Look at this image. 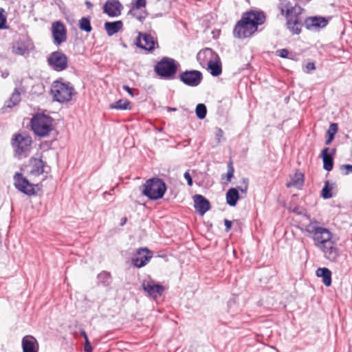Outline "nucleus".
<instances>
[{
    "label": "nucleus",
    "mask_w": 352,
    "mask_h": 352,
    "mask_svg": "<svg viewBox=\"0 0 352 352\" xmlns=\"http://www.w3.org/2000/svg\"><path fill=\"white\" fill-rule=\"evenodd\" d=\"M305 230L312 239L314 246L322 252L326 259L331 262L337 261L340 250L333 233L328 228L321 226L318 221L311 220L305 226Z\"/></svg>",
    "instance_id": "nucleus-1"
},
{
    "label": "nucleus",
    "mask_w": 352,
    "mask_h": 352,
    "mask_svg": "<svg viewBox=\"0 0 352 352\" xmlns=\"http://www.w3.org/2000/svg\"><path fill=\"white\" fill-rule=\"evenodd\" d=\"M265 20V16L262 12L251 10L244 13L234 28V36L239 38L252 36Z\"/></svg>",
    "instance_id": "nucleus-2"
},
{
    "label": "nucleus",
    "mask_w": 352,
    "mask_h": 352,
    "mask_svg": "<svg viewBox=\"0 0 352 352\" xmlns=\"http://www.w3.org/2000/svg\"><path fill=\"white\" fill-rule=\"evenodd\" d=\"M278 8L281 14L286 17L287 29L294 34H299L302 27L305 25L306 19L303 16L305 10L297 4L292 6L286 0L281 1Z\"/></svg>",
    "instance_id": "nucleus-3"
},
{
    "label": "nucleus",
    "mask_w": 352,
    "mask_h": 352,
    "mask_svg": "<svg viewBox=\"0 0 352 352\" xmlns=\"http://www.w3.org/2000/svg\"><path fill=\"white\" fill-rule=\"evenodd\" d=\"M31 128L38 137H47L54 129V120L44 113H36L31 119Z\"/></svg>",
    "instance_id": "nucleus-4"
},
{
    "label": "nucleus",
    "mask_w": 352,
    "mask_h": 352,
    "mask_svg": "<svg viewBox=\"0 0 352 352\" xmlns=\"http://www.w3.org/2000/svg\"><path fill=\"white\" fill-rule=\"evenodd\" d=\"M51 94L54 100L58 102H67L72 100L76 94L73 85L70 82L56 80L51 87Z\"/></svg>",
    "instance_id": "nucleus-5"
},
{
    "label": "nucleus",
    "mask_w": 352,
    "mask_h": 352,
    "mask_svg": "<svg viewBox=\"0 0 352 352\" xmlns=\"http://www.w3.org/2000/svg\"><path fill=\"white\" fill-rule=\"evenodd\" d=\"M142 187V193L153 200L162 198L166 190L165 183L159 178H152L146 180Z\"/></svg>",
    "instance_id": "nucleus-6"
},
{
    "label": "nucleus",
    "mask_w": 352,
    "mask_h": 352,
    "mask_svg": "<svg viewBox=\"0 0 352 352\" xmlns=\"http://www.w3.org/2000/svg\"><path fill=\"white\" fill-rule=\"evenodd\" d=\"M177 64L176 61L170 58L164 57L155 67V72L161 78L171 79L176 74Z\"/></svg>",
    "instance_id": "nucleus-7"
},
{
    "label": "nucleus",
    "mask_w": 352,
    "mask_h": 352,
    "mask_svg": "<svg viewBox=\"0 0 352 352\" xmlns=\"http://www.w3.org/2000/svg\"><path fill=\"white\" fill-rule=\"evenodd\" d=\"M47 63L54 70L61 72L67 68V57L62 52L56 51L50 54L47 58Z\"/></svg>",
    "instance_id": "nucleus-8"
},
{
    "label": "nucleus",
    "mask_w": 352,
    "mask_h": 352,
    "mask_svg": "<svg viewBox=\"0 0 352 352\" xmlns=\"http://www.w3.org/2000/svg\"><path fill=\"white\" fill-rule=\"evenodd\" d=\"M14 186L19 191L28 195L36 194L34 185L30 183L29 181L21 173H16L14 175Z\"/></svg>",
    "instance_id": "nucleus-9"
},
{
    "label": "nucleus",
    "mask_w": 352,
    "mask_h": 352,
    "mask_svg": "<svg viewBox=\"0 0 352 352\" xmlns=\"http://www.w3.org/2000/svg\"><path fill=\"white\" fill-rule=\"evenodd\" d=\"M179 79L188 86L197 87L202 80V74L197 70L186 71L180 74Z\"/></svg>",
    "instance_id": "nucleus-10"
},
{
    "label": "nucleus",
    "mask_w": 352,
    "mask_h": 352,
    "mask_svg": "<svg viewBox=\"0 0 352 352\" xmlns=\"http://www.w3.org/2000/svg\"><path fill=\"white\" fill-rule=\"evenodd\" d=\"M32 139L29 135L18 134L15 136L12 143L17 155L21 156L30 150Z\"/></svg>",
    "instance_id": "nucleus-11"
},
{
    "label": "nucleus",
    "mask_w": 352,
    "mask_h": 352,
    "mask_svg": "<svg viewBox=\"0 0 352 352\" xmlns=\"http://www.w3.org/2000/svg\"><path fill=\"white\" fill-rule=\"evenodd\" d=\"M152 256V252L147 248L139 249L136 254L132 258V264L137 267H142L148 262Z\"/></svg>",
    "instance_id": "nucleus-12"
},
{
    "label": "nucleus",
    "mask_w": 352,
    "mask_h": 352,
    "mask_svg": "<svg viewBox=\"0 0 352 352\" xmlns=\"http://www.w3.org/2000/svg\"><path fill=\"white\" fill-rule=\"evenodd\" d=\"M142 287L145 292L153 298H157L162 296L164 288L162 285L155 283L153 280H144Z\"/></svg>",
    "instance_id": "nucleus-13"
},
{
    "label": "nucleus",
    "mask_w": 352,
    "mask_h": 352,
    "mask_svg": "<svg viewBox=\"0 0 352 352\" xmlns=\"http://www.w3.org/2000/svg\"><path fill=\"white\" fill-rule=\"evenodd\" d=\"M52 32L54 44L59 45L66 41V29L61 22H54L52 24Z\"/></svg>",
    "instance_id": "nucleus-14"
},
{
    "label": "nucleus",
    "mask_w": 352,
    "mask_h": 352,
    "mask_svg": "<svg viewBox=\"0 0 352 352\" xmlns=\"http://www.w3.org/2000/svg\"><path fill=\"white\" fill-rule=\"evenodd\" d=\"M157 41L150 34L146 33H140L137 39L136 45L148 51H152L155 49Z\"/></svg>",
    "instance_id": "nucleus-15"
},
{
    "label": "nucleus",
    "mask_w": 352,
    "mask_h": 352,
    "mask_svg": "<svg viewBox=\"0 0 352 352\" xmlns=\"http://www.w3.org/2000/svg\"><path fill=\"white\" fill-rule=\"evenodd\" d=\"M218 54L210 48H206L199 52L197 59L203 68H206Z\"/></svg>",
    "instance_id": "nucleus-16"
},
{
    "label": "nucleus",
    "mask_w": 352,
    "mask_h": 352,
    "mask_svg": "<svg viewBox=\"0 0 352 352\" xmlns=\"http://www.w3.org/2000/svg\"><path fill=\"white\" fill-rule=\"evenodd\" d=\"M328 21L322 16L307 17L305 21V26L309 30H318L326 27Z\"/></svg>",
    "instance_id": "nucleus-17"
},
{
    "label": "nucleus",
    "mask_w": 352,
    "mask_h": 352,
    "mask_svg": "<svg viewBox=\"0 0 352 352\" xmlns=\"http://www.w3.org/2000/svg\"><path fill=\"white\" fill-rule=\"evenodd\" d=\"M122 9V6L118 0H107L103 8L104 12L111 17L120 16Z\"/></svg>",
    "instance_id": "nucleus-18"
},
{
    "label": "nucleus",
    "mask_w": 352,
    "mask_h": 352,
    "mask_svg": "<svg viewBox=\"0 0 352 352\" xmlns=\"http://www.w3.org/2000/svg\"><path fill=\"white\" fill-rule=\"evenodd\" d=\"M194 206L196 211L204 215L210 208V204L208 199L201 195H195L193 197Z\"/></svg>",
    "instance_id": "nucleus-19"
},
{
    "label": "nucleus",
    "mask_w": 352,
    "mask_h": 352,
    "mask_svg": "<svg viewBox=\"0 0 352 352\" xmlns=\"http://www.w3.org/2000/svg\"><path fill=\"white\" fill-rule=\"evenodd\" d=\"M23 352H38V344L32 336H25L22 339Z\"/></svg>",
    "instance_id": "nucleus-20"
},
{
    "label": "nucleus",
    "mask_w": 352,
    "mask_h": 352,
    "mask_svg": "<svg viewBox=\"0 0 352 352\" xmlns=\"http://www.w3.org/2000/svg\"><path fill=\"white\" fill-rule=\"evenodd\" d=\"M206 69L213 76H219L222 72L221 62L219 55L217 58L214 60L206 67Z\"/></svg>",
    "instance_id": "nucleus-21"
},
{
    "label": "nucleus",
    "mask_w": 352,
    "mask_h": 352,
    "mask_svg": "<svg viewBox=\"0 0 352 352\" xmlns=\"http://www.w3.org/2000/svg\"><path fill=\"white\" fill-rule=\"evenodd\" d=\"M123 23L122 21H117L113 22H106L104 23V29L108 36H111L118 33L122 29Z\"/></svg>",
    "instance_id": "nucleus-22"
},
{
    "label": "nucleus",
    "mask_w": 352,
    "mask_h": 352,
    "mask_svg": "<svg viewBox=\"0 0 352 352\" xmlns=\"http://www.w3.org/2000/svg\"><path fill=\"white\" fill-rule=\"evenodd\" d=\"M316 276L322 278L323 284L329 287L331 285V272L327 267H320L316 270Z\"/></svg>",
    "instance_id": "nucleus-23"
},
{
    "label": "nucleus",
    "mask_w": 352,
    "mask_h": 352,
    "mask_svg": "<svg viewBox=\"0 0 352 352\" xmlns=\"http://www.w3.org/2000/svg\"><path fill=\"white\" fill-rule=\"evenodd\" d=\"M329 150V148L326 147L322 149L321 153L323 161V168L327 171L331 170L333 166V157L328 153Z\"/></svg>",
    "instance_id": "nucleus-24"
},
{
    "label": "nucleus",
    "mask_w": 352,
    "mask_h": 352,
    "mask_svg": "<svg viewBox=\"0 0 352 352\" xmlns=\"http://www.w3.org/2000/svg\"><path fill=\"white\" fill-rule=\"evenodd\" d=\"M304 184V175L301 173H295L291 176V181L287 184V187H295L300 188Z\"/></svg>",
    "instance_id": "nucleus-25"
},
{
    "label": "nucleus",
    "mask_w": 352,
    "mask_h": 352,
    "mask_svg": "<svg viewBox=\"0 0 352 352\" xmlns=\"http://www.w3.org/2000/svg\"><path fill=\"white\" fill-rule=\"evenodd\" d=\"M32 165L31 173L33 175H39L45 172V162L41 159L34 158L32 160Z\"/></svg>",
    "instance_id": "nucleus-26"
},
{
    "label": "nucleus",
    "mask_w": 352,
    "mask_h": 352,
    "mask_svg": "<svg viewBox=\"0 0 352 352\" xmlns=\"http://www.w3.org/2000/svg\"><path fill=\"white\" fill-rule=\"evenodd\" d=\"M239 199V195L236 188H232L226 192V201L230 206H235Z\"/></svg>",
    "instance_id": "nucleus-27"
},
{
    "label": "nucleus",
    "mask_w": 352,
    "mask_h": 352,
    "mask_svg": "<svg viewBox=\"0 0 352 352\" xmlns=\"http://www.w3.org/2000/svg\"><path fill=\"white\" fill-rule=\"evenodd\" d=\"M12 52L17 55L25 56L28 54V46L23 42L14 43L12 48Z\"/></svg>",
    "instance_id": "nucleus-28"
},
{
    "label": "nucleus",
    "mask_w": 352,
    "mask_h": 352,
    "mask_svg": "<svg viewBox=\"0 0 352 352\" xmlns=\"http://www.w3.org/2000/svg\"><path fill=\"white\" fill-rule=\"evenodd\" d=\"M20 100L21 94L17 89H14L10 99L6 102L5 107L12 108V107L16 105L20 102Z\"/></svg>",
    "instance_id": "nucleus-29"
},
{
    "label": "nucleus",
    "mask_w": 352,
    "mask_h": 352,
    "mask_svg": "<svg viewBox=\"0 0 352 352\" xmlns=\"http://www.w3.org/2000/svg\"><path fill=\"white\" fill-rule=\"evenodd\" d=\"M129 14L140 21L144 20L148 14L146 10L143 8H139V9L131 8V10L129 12Z\"/></svg>",
    "instance_id": "nucleus-30"
},
{
    "label": "nucleus",
    "mask_w": 352,
    "mask_h": 352,
    "mask_svg": "<svg viewBox=\"0 0 352 352\" xmlns=\"http://www.w3.org/2000/svg\"><path fill=\"white\" fill-rule=\"evenodd\" d=\"M111 108L121 110L130 109V102L127 100H119L115 103L111 104Z\"/></svg>",
    "instance_id": "nucleus-31"
},
{
    "label": "nucleus",
    "mask_w": 352,
    "mask_h": 352,
    "mask_svg": "<svg viewBox=\"0 0 352 352\" xmlns=\"http://www.w3.org/2000/svg\"><path fill=\"white\" fill-rule=\"evenodd\" d=\"M79 28L81 30L90 32L92 30L90 19L87 17H82L79 21Z\"/></svg>",
    "instance_id": "nucleus-32"
},
{
    "label": "nucleus",
    "mask_w": 352,
    "mask_h": 352,
    "mask_svg": "<svg viewBox=\"0 0 352 352\" xmlns=\"http://www.w3.org/2000/svg\"><path fill=\"white\" fill-rule=\"evenodd\" d=\"M338 131V124L336 123H332L330 124L329 129L327 130V135H329L328 139L326 140L325 144L327 145L329 144L334 138V135Z\"/></svg>",
    "instance_id": "nucleus-33"
},
{
    "label": "nucleus",
    "mask_w": 352,
    "mask_h": 352,
    "mask_svg": "<svg viewBox=\"0 0 352 352\" xmlns=\"http://www.w3.org/2000/svg\"><path fill=\"white\" fill-rule=\"evenodd\" d=\"M196 115L199 119H204L206 118L207 109L204 104H198L195 109Z\"/></svg>",
    "instance_id": "nucleus-34"
},
{
    "label": "nucleus",
    "mask_w": 352,
    "mask_h": 352,
    "mask_svg": "<svg viewBox=\"0 0 352 352\" xmlns=\"http://www.w3.org/2000/svg\"><path fill=\"white\" fill-rule=\"evenodd\" d=\"M98 280L104 285H108L111 282V274L107 272H102L98 276Z\"/></svg>",
    "instance_id": "nucleus-35"
},
{
    "label": "nucleus",
    "mask_w": 352,
    "mask_h": 352,
    "mask_svg": "<svg viewBox=\"0 0 352 352\" xmlns=\"http://www.w3.org/2000/svg\"><path fill=\"white\" fill-rule=\"evenodd\" d=\"M331 188L329 186L328 182L325 183L324 186L322 190V196L324 199H329L332 197V194L331 192Z\"/></svg>",
    "instance_id": "nucleus-36"
},
{
    "label": "nucleus",
    "mask_w": 352,
    "mask_h": 352,
    "mask_svg": "<svg viewBox=\"0 0 352 352\" xmlns=\"http://www.w3.org/2000/svg\"><path fill=\"white\" fill-rule=\"evenodd\" d=\"M131 8L139 9L143 8L145 9L146 6V0H133L131 3Z\"/></svg>",
    "instance_id": "nucleus-37"
},
{
    "label": "nucleus",
    "mask_w": 352,
    "mask_h": 352,
    "mask_svg": "<svg viewBox=\"0 0 352 352\" xmlns=\"http://www.w3.org/2000/svg\"><path fill=\"white\" fill-rule=\"evenodd\" d=\"M6 16L3 8H0V30L7 29L6 25Z\"/></svg>",
    "instance_id": "nucleus-38"
},
{
    "label": "nucleus",
    "mask_w": 352,
    "mask_h": 352,
    "mask_svg": "<svg viewBox=\"0 0 352 352\" xmlns=\"http://www.w3.org/2000/svg\"><path fill=\"white\" fill-rule=\"evenodd\" d=\"M340 168L341 170H344L343 174L345 175L352 173V165L351 164H344Z\"/></svg>",
    "instance_id": "nucleus-39"
},
{
    "label": "nucleus",
    "mask_w": 352,
    "mask_h": 352,
    "mask_svg": "<svg viewBox=\"0 0 352 352\" xmlns=\"http://www.w3.org/2000/svg\"><path fill=\"white\" fill-rule=\"evenodd\" d=\"M248 188V180L247 179H243V185L239 187V190L243 193H246Z\"/></svg>",
    "instance_id": "nucleus-40"
},
{
    "label": "nucleus",
    "mask_w": 352,
    "mask_h": 352,
    "mask_svg": "<svg viewBox=\"0 0 352 352\" xmlns=\"http://www.w3.org/2000/svg\"><path fill=\"white\" fill-rule=\"evenodd\" d=\"M276 54L281 58H287L289 54V51L287 49H281L276 51Z\"/></svg>",
    "instance_id": "nucleus-41"
},
{
    "label": "nucleus",
    "mask_w": 352,
    "mask_h": 352,
    "mask_svg": "<svg viewBox=\"0 0 352 352\" xmlns=\"http://www.w3.org/2000/svg\"><path fill=\"white\" fill-rule=\"evenodd\" d=\"M234 174V168L232 166V164L230 162L228 164V170L227 173V178L228 180H230Z\"/></svg>",
    "instance_id": "nucleus-42"
},
{
    "label": "nucleus",
    "mask_w": 352,
    "mask_h": 352,
    "mask_svg": "<svg viewBox=\"0 0 352 352\" xmlns=\"http://www.w3.org/2000/svg\"><path fill=\"white\" fill-rule=\"evenodd\" d=\"M85 340V347H84V351L85 352H92V347L91 346V344L89 341V339H87V340Z\"/></svg>",
    "instance_id": "nucleus-43"
},
{
    "label": "nucleus",
    "mask_w": 352,
    "mask_h": 352,
    "mask_svg": "<svg viewBox=\"0 0 352 352\" xmlns=\"http://www.w3.org/2000/svg\"><path fill=\"white\" fill-rule=\"evenodd\" d=\"M316 69L315 67V65L314 63H307L305 65V69H306V72H309L311 71H313Z\"/></svg>",
    "instance_id": "nucleus-44"
},
{
    "label": "nucleus",
    "mask_w": 352,
    "mask_h": 352,
    "mask_svg": "<svg viewBox=\"0 0 352 352\" xmlns=\"http://www.w3.org/2000/svg\"><path fill=\"white\" fill-rule=\"evenodd\" d=\"M184 176V178L187 180L188 185V186H192V177L190 176V174L188 171H186V172H185Z\"/></svg>",
    "instance_id": "nucleus-45"
},
{
    "label": "nucleus",
    "mask_w": 352,
    "mask_h": 352,
    "mask_svg": "<svg viewBox=\"0 0 352 352\" xmlns=\"http://www.w3.org/2000/svg\"><path fill=\"white\" fill-rule=\"evenodd\" d=\"M224 224L226 226V230L228 232L232 227V222L228 219H225Z\"/></svg>",
    "instance_id": "nucleus-46"
},
{
    "label": "nucleus",
    "mask_w": 352,
    "mask_h": 352,
    "mask_svg": "<svg viewBox=\"0 0 352 352\" xmlns=\"http://www.w3.org/2000/svg\"><path fill=\"white\" fill-rule=\"evenodd\" d=\"M122 88L124 90L127 91L131 96H133V90L128 85H124Z\"/></svg>",
    "instance_id": "nucleus-47"
},
{
    "label": "nucleus",
    "mask_w": 352,
    "mask_h": 352,
    "mask_svg": "<svg viewBox=\"0 0 352 352\" xmlns=\"http://www.w3.org/2000/svg\"><path fill=\"white\" fill-rule=\"evenodd\" d=\"M223 132L221 129H218L216 133V136L218 139V142L220 141V138L223 136Z\"/></svg>",
    "instance_id": "nucleus-48"
},
{
    "label": "nucleus",
    "mask_w": 352,
    "mask_h": 352,
    "mask_svg": "<svg viewBox=\"0 0 352 352\" xmlns=\"http://www.w3.org/2000/svg\"><path fill=\"white\" fill-rule=\"evenodd\" d=\"M85 5L87 6L88 9H91L93 7V4L89 1H85Z\"/></svg>",
    "instance_id": "nucleus-49"
},
{
    "label": "nucleus",
    "mask_w": 352,
    "mask_h": 352,
    "mask_svg": "<svg viewBox=\"0 0 352 352\" xmlns=\"http://www.w3.org/2000/svg\"><path fill=\"white\" fill-rule=\"evenodd\" d=\"M81 336L85 338V340L88 339L87 335L85 331H82L80 332Z\"/></svg>",
    "instance_id": "nucleus-50"
},
{
    "label": "nucleus",
    "mask_w": 352,
    "mask_h": 352,
    "mask_svg": "<svg viewBox=\"0 0 352 352\" xmlns=\"http://www.w3.org/2000/svg\"><path fill=\"white\" fill-rule=\"evenodd\" d=\"M168 111H176V109L175 108H173V107H168Z\"/></svg>",
    "instance_id": "nucleus-51"
},
{
    "label": "nucleus",
    "mask_w": 352,
    "mask_h": 352,
    "mask_svg": "<svg viewBox=\"0 0 352 352\" xmlns=\"http://www.w3.org/2000/svg\"><path fill=\"white\" fill-rule=\"evenodd\" d=\"M126 221V218H124V221H122V225H123L124 223H125Z\"/></svg>",
    "instance_id": "nucleus-52"
}]
</instances>
